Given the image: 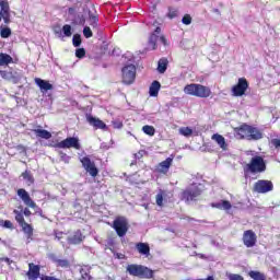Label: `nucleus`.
<instances>
[{"mask_svg": "<svg viewBox=\"0 0 280 280\" xmlns=\"http://www.w3.org/2000/svg\"><path fill=\"white\" fill-rule=\"evenodd\" d=\"M136 248L140 255H145V257H149L150 245L148 243H137Z\"/></svg>", "mask_w": 280, "mask_h": 280, "instance_id": "a878e982", "label": "nucleus"}, {"mask_svg": "<svg viewBox=\"0 0 280 280\" xmlns=\"http://www.w3.org/2000/svg\"><path fill=\"white\" fill-rule=\"evenodd\" d=\"M0 23L3 21L5 25H10V2L8 0H0Z\"/></svg>", "mask_w": 280, "mask_h": 280, "instance_id": "4468645a", "label": "nucleus"}, {"mask_svg": "<svg viewBox=\"0 0 280 280\" xmlns=\"http://www.w3.org/2000/svg\"><path fill=\"white\" fill-rule=\"evenodd\" d=\"M172 163H174V155H171L166 160L160 162L158 164L156 172L159 174H167V172H170V168L172 167Z\"/></svg>", "mask_w": 280, "mask_h": 280, "instance_id": "2eb2a0df", "label": "nucleus"}, {"mask_svg": "<svg viewBox=\"0 0 280 280\" xmlns=\"http://www.w3.org/2000/svg\"><path fill=\"white\" fill-rule=\"evenodd\" d=\"M113 229L116 231L118 237H125L126 233H128V220L124 217H117L113 221Z\"/></svg>", "mask_w": 280, "mask_h": 280, "instance_id": "1a4fd4ad", "label": "nucleus"}, {"mask_svg": "<svg viewBox=\"0 0 280 280\" xmlns=\"http://www.w3.org/2000/svg\"><path fill=\"white\" fill-rule=\"evenodd\" d=\"M272 189H275V185L268 179H259L254 184V191L256 194H268Z\"/></svg>", "mask_w": 280, "mask_h": 280, "instance_id": "9b49d317", "label": "nucleus"}, {"mask_svg": "<svg viewBox=\"0 0 280 280\" xmlns=\"http://www.w3.org/2000/svg\"><path fill=\"white\" fill-rule=\"evenodd\" d=\"M0 36L1 38H10L12 36V28L0 26Z\"/></svg>", "mask_w": 280, "mask_h": 280, "instance_id": "72a5a7b5", "label": "nucleus"}, {"mask_svg": "<svg viewBox=\"0 0 280 280\" xmlns=\"http://www.w3.org/2000/svg\"><path fill=\"white\" fill-rule=\"evenodd\" d=\"M19 209L20 210H13L15 222L21 226L27 241L32 242V240H34V226L25 221V218H30V215H32V210H30V208L23 209V206H19Z\"/></svg>", "mask_w": 280, "mask_h": 280, "instance_id": "f257e3e1", "label": "nucleus"}, {"mask_svg": "<svg viewBox=\"0 0 280 280\" xmlns=\"http://www.w3.org/2000/svg\"><path fill=\"white\" fill-rule=\"evenodd\" d=\"M55 148H60L62 150L66 149H71L73 148L74 150H81L82 145H80V139L75 137H68L65 140L58 142Z\"/></svg>", "mask_w": 280, "mask_h": 280, "instance_id": "9d476101", "label": "nucleus"}, {"mask_svg": "<svg viewBox=\"0 0 280 280\" xmlns=\"http://www.w3.org/2000/svg\"><path fill=\"white\" fill-rule=\"evenodd\" d=\"M184 93H186V95H191L192 97L207 100V97H211V88L200 83H190L184 88Z\"/></svg>", "mask_w": 280, "mask_h": 280, "instance_id": "f03ea898", "label": "nucleus"}, {"mask_svg": "<svg viewBox=\"0 0 280 280\" xmlns=\"http://www.w3.org/2000/svg\"><path fill=\"white\" fill-rule=\"evenodd\" d=\"M156 43H159V35H156L155 33H152L149 37V46L151 47V49L154 51L158 47Z\"/></svg>", "mask_w": 280, "mask_h": 280, "instance_id": "2f4dec72", "label": "nucleus"}, {"mask_svg": "<svg viewBox=\"0 0 280 280\" xmlns=\"http://www.w3.org/2000/svg\"><path fill=\"white\" fill-rule=\"evenodd\" d=\"M26 277L30 280H38L40 278V266L35 265L34 262H30L28 271L26 272Z\"/></svg>", "mask_w": 280, "mask_h": 280, "instance_id": "dca6fc26", "label": "nucleus"}, {"mask_svg": "<svg viewBox=\"0 0 280 280\" xmlns=\"http://www.w3.org/2000/svg\"><path fill=\"white\" fill-rule=\"evenodd\" d=\"M0 226L2 229H10V231L14 230V223H12V221L10 220H0Z\"/></svg>", "mask_w": 280, "mask_h": 280, "instance_id": "e433bc0d", "label": "nucleus"}, {"mask_svg": "<svg viewBox=\"0 0 280 280\" xmlns=\"http://www.w3.org/2000/svg\"><path fill=\"white\" fill-rule=\"evenodd\" d=\"M242 241L246 248H254V246H257V234L253 230H246L243 233Z\"/></svg>", "mask_w": 280, "mask_h": 280, "instance_id": "ddd939ff", "label": "nucleus"}, {"mask_svg": "<svg viewBox=\"0 0 280 280\" xmlns=\"http://www.w3.org/2000/svg\"><path fill=\"white\" fill-rule=\"evenodd\" d=\"M22 178L26 180L27 185H34V175L30 171L23 172Z\"/></svg>", "mask_w": 280, "mask_h": 280, "instance_id": "473e14b6", "label": "nucleus"}, {"mask_svg": "<svg viewBox=\"0 0 280 280\" xmlns=\"http://www.w3.org/2000/svg\"><path fill=\"white\" fill-rule=\"evenodd\" d=\"M167 65H170V61L167 58H162L158 62V71L159 73H165L167 71Z\"/></svg>", "mask_w": 280, "mask_h": 280, "instance_id": "c756f323", "label": "nucleus"}, {"mask_svg": "<svg viewBox=\"0 0 280 280\" xmlns=\"http://www.w3.org/2000/svg\"><path fill=\"white\" fill-rule=\"evenodd\" d=\"M264 138V133L261 131L253 126L249 127V136L247 138V141H259V139Z\"/></svg>", "mask_w": 280, "mask_h": 280, "instance_id": "aec40b11", "label": "nucleus"}, {"mask_svg": "<svg viewBox=\"0 0 280 280\" xmlns=\"http://www.w3.org/2000/svg\"><path fill=\"white\" fill-rule=\"evenodd\" d=\"M121 72L124 84H133L135 80H137V67H135V65L125 66Z\"/></svg>", "mask_w": 280, "mask_h": 280, "instance_id": "6e6552de", "label": "nucleus"}, {"mask_svg": "<svg viewBox=\"0 0 280 280\" xmlns=\"http://www.w3.org/2000/svg\"><path fill=\"white\" fill-rule=\"evenodd\" d=\"M33 132L39 139L49 140L51 138V132L47 131L46 129H33Z\"/></svg>", "mask_w": 280, "mask_h": 280, "instance_id": "bb28decb", "label": "nucleus"}, {"mask_svg": "<svg viewBox=\"0 0 280 280\" xmlns=\"http://www.w3.org/2000/svg\"><path fill=\"white\" fill-rule=\"evenodd\" d=\"M229 280H244V277L240 273H226L225 275Z\"/></svg>", "mask_w": 280, "mask_h": 280, "instance_id": "37998d69", "label": "nucleus"}, {"mask_svg": "<svg viewBox=\"0 0 280 280\" xmlns=\"http://www.w3.org/2000/svg\"><path fill=\"white\" fill-rule=\"evenodd\" d=\"M81 276H82V279L91 280V275L89 273V271H86V269H81Z\"/></svg>", "mask_w": 280, "mask_h": 280, "instance_id": "de8ad7c7", "label": "nucleus"}, {"mask_svg": "<svg viewBox=\"0 0 280 280\" xmlns=\"http://www.w3.org/2000/svg\"><path fill=\"white\" fill-rule=\"evenodd\" d=\"M126 272H128L130 277H138V279H154V270L143 265H128L126 267Z\"/></svg>", "mask_w": 280, "mask_h": 280, "instance_id": "7ed1b4c3", "label": "nucleus"}, {"mask_svg": "<svg viewBox=\"0 0 280 280\" xmlns=\"http://www.w3.org/2000/svg\"><path fill=\"white\" fill-rule=\"evenodd\" d=\"M12 62H14L12 56L5 52H0V67H8L9 65H12Z\"/></svg>", "mask_w": 280, "mask_h": 280, "instance_id": "393cba45", "label": "nucleus"}, {"mask_svg": "<svg viewBox=\"0 0 280 280\" xmlns=\"http://www.w3.org/2000/svg\"><path fill=\"white\" fill-rule=\"evenodd\" d=\"M18 196L19 198H21L24 205H26V207L35 209V215H39V218H45V214H43V209L32 200L30 192H27L25 188L18 189Z\"/></svg>", "mask_w": 280, "mask_h": 280, "instance_id": "39448f33", "label": "nucleus"}, {"mask_svg": "<svg viewBox=\"0 0 280 280\" xmlns=\"http://www.w3.org/2000/svg\"><path fill=\"white\" fill-rule=\"evenodd\" d=\"M159 91H161V82L159 81H153L149 88V95L151 97H158L159 96Z\"/></svg>", "mask_w": 280, "mask_h": 280, "instance_id": "b1692460", "label": "nucleus"}, {"mask_svg": "<svg viewBox=\"0 0 280 280\" xmlns=\"http://www.w3.org/2000/svg\"><path fill=\"white\" fill-rule=\"evenodd\" d=\"M1 261H5V264H8V266L12 265V260L8 257L1 258Z\"/></svg>", "mask_w": 280, "mask_h": 280, "instance_id": "603ef678", "label": "nucleus"}, {"mask_svg": "<svg viewBox=\"0 0 280 280\" xmlns=\"http://www.w3.org/2000/svg\"><path fill=\"white\" fill-rule=\"evenodd\" d=\"M86 121L90 124V126H93L94 130H106V124L103 122L100 118L88 115Z\"/></svg>", "mask_w": 280, "mask_h": 280, "instance_id": "a211bd4d", "label": "nucleus"}, {"mask_svg": "<svg viewBox=\"0 0 280 280\" xmlns=\"http://www.w3.org/2000/svg\"><path fill=\"white\" fill-rule=\"evenodd\" d=\"M35 84L40 89V91H51L54 85L49 81L43 80L40 78H35Z\"/></svg>", "mask_w": 280, "mask_h": 280, "instance_id": "412c9836", "label": "nucleus"}, {"mask_svg": "<svg viewBox=\"0 0 280 280\" xmlns=\"http://www.w3.org/2000/svg\"><path fill=\"white\" fill-rule=\"evenodd\" d=\"M248 86H250L248 80H246V78H240L237 83L231 89L233 97H243V95H246Z\"/></svg>", "mask_w": 280, "mask_h": 280, "instance_id": "0eeeda50", "label": "nucleus"}, {"mask_svg": "<svg viewBox=\"0 0 280 280\" xmlns=\"http://www.w3.org/2000/svg\"><path fill=\"white\" fill-rule=\"evenodd\" d=\"M176 16H178V9L170 7L167 18L172 20L176 19Z\"/></svg>", "mask_w": 280, "mask_h": 280, "instance_id": "a19ab883", "label": "nucleus"}, {"mask_svg": "<svg viewBox=\"0 0 280 280\" xmlns=\"http://www.w3.org/2000/svg\"><path fill=\"white\" fill-rule=\"evenodd\" d=\"M179 135H183V137H191V135H194V129L189 127H182L179 128Z\"/></svg>", "mask_w": 280, "mask_h": 280, "instance_id": "4c0bfd02", "label": "nucleus"}, {"mask_svg": "<svg viewBox=\"0 0 280 280\" xmlns=\"http://www.w3.org/2000/svg\"><path fill=\"white\" fill-rule=\"evenodd\" d=\"M271 145H273V148L276 149L280 148V139H277V138L272 139Z\"/></svg>", "mask_w": 280, "mask_h": 280, "instance_id": "09e8293b", "label": "nucleus"}, {"mask_svg": "<svg viewBox=\"0 0 280 280\" xmlns=\"http://www.w3.org/2000/svg\"><path fill=\"white\" fill-rule=\"evenodd\" d=\"M73 47H80L82 45V36L80 34H74L72 37Z\"/></svg>", "mask_w": 280, "mask_h": 280, "instance_id": "ea45409f", "label": "nucleus"}, {"mask_svg": "<svg viewBox=\"0 0 280 280\" xmlns=\"http://www.w3.org/2000/svg\"><path fill=\"white\" fill-rule=\"evenodd\" d=\"M82 167L92 176V178H95L97 174H100V170H97V166H95V162L91 161V158L83 156L81 159Z\"/></svg>", "mask_w": 280, "mask_h": 280, "instance_id": "f8f14e48", "label": "nucleus"}, {"mask_svg": "<svg viewBox=\"0 0 280 280\" xmlns=\"http://www.w3.org/2000/svg\"><path fill=\"white\" fill-rule=\"evenodd\" d=\"M160 40L164 45V47H167V38H165V35L160 36Z\"/></svg>", "mask_w": 280, "mask_h": 280, "instance_id": "8fccbe9b", "label": "nucleus"}, {"mask_svg": "<svg viewBox=\"0 0 280 280\" xmlns=\"http://www.w3.org/2000/svg\"><path fill=\"white\" fill-rule=\"evenodd\" d=\"M86 56V49L84 48H77L75 49V57L79 58V60H82Z\"/></svg>", "mask_w": 280, "mask_h": 280, "instance_id": "79ce46f5", "label": "nucleus"}, {"mask_svg": "<svg viewBox=\"0 0 280 280\" xmlns=\"http://www.w3.org/2000/svg\"><path fill=\"white\" fill-rule=\"evenodd\" d=\"M234 132L238 139H247L250 132V125L243 124L234 128Z\"/></svg>", "mask_w": 280, "mask_h": 280, "instance_id": "f3484780", "label": "nucleus"}, {"mask_svg": "<svg viewBox=\"0 0 280 280\" xmlns=\"http://www.w3.org/2000/svg\"><path fill=\"white\" fill-rule=\"evenodd\" d=\"M191 21H192V19H191V15H190V14H185V15L183 16V19H182V23H183L184 25H191Z\"/></svg>", "mask_w": 280, "mask_h": 280, "instance_id": "49530a36", "label": "nucleus"}, {"mask_svg": "<svg viewBox=\"0 0 280 280\" xmlns=\"http://www.w3.org/2000/svg\"><path fill=\"white\" fill-rule=\"evenodd\" d=\"M153 34H156V36H159V34H161V27L156 26Z\"/></svg>", "mask_w": 280, "mask_h": 280, "instance_id": "864d4df0", "label": "nucleus"}, {"mask_svg": "<svg viewBox=\"0 0 280 280\" xmlns=\"http://www.w3.org/2000/svg\"><path fill=\"white\" fill-rule=\"evenodd\" d=\"M165 198V190H160L155 196V203L158 207H163V199Z\"/></svg>", "mask_w": 280, "mask_h": 280, "instance_id": "c9c22d12", "label": "nucleus"}, {"mask_svg": "<svg viewBox=\"0 0 280 280\" xmlns=\"http://www.w3.org/2000/svg\"><path fill=\"white\" fill-rule=\"evenodd\" d=\"M82 240H84V236L82 235V232L78 230L74 232V234L69 238L70 244H81Z\"/></svg>", "mask_w": 280, "mask_h": 280, "instance_id": "c85d7f7f", "label": "nucleus"}, {"mask_svg": "<svg viewBox=\"0 0 280 280\" xmlns=\"http://www.w3.org/2000/svg\"><path fill=\"white\" fill-rule=\"evenodd\" d=\"M142 131L144 132V135H148L149 137H154V135L156 133V129H154V127L150 125L143 126Z\"/></svg>", "mask_w": 280, "mask_h": 280, "instance_id": "f704fd0d", "label": "nucleus"}, {"mask_svg": "<svg viewBox=\"0 0 280 280\" xmlns=\"http://www.w3.org/2000/svg\"><path fill=\"white\" fill-rule=\"evenodd\" d=\"M201 195L202 189H200L198 185L192 184L180 192V200H185L186 202H194L198 200L199 196Z\"/></svg>", "mask_w": 280, "mask_h": 280, "instance_id": "423d86ee", "label": "nucleus"}, {"mask_svg": "<svg viewBox=\"0 0 280 280\" xmlns=\"http://www.w3.org/2000/svg\"><path fill=\"white\" fill-rule=\"evenodd\" d=\"M246 168L250 174H262L267 170L266 160L261 155H255L246 165Z\"/></svg>", "mask_w": 280, "mask_h": 280, "instance_id": "20e7f679", "label": "nucleus"}, {"mask_svg": "<svg viewBox=\"0 0 280 280\" xmlns=\"http://www.w3.org/2000/svg\"><path fill=\"white\" fill-rule=\"evenodd\" d=\"M57 237V240H60V237H58V236H56Z\"/></svg>", "mask_w": 280, "mask_h": 280, "instance_id": "5fc2aeb1", "label": "nucleus"}, {"mask_svg": "<svg viewBox=\"0 0 280 280\" xmlns=\"http://www.w3.org/2000/svg\"><path fill=\"white\" fill-rule=\"evenodd\" d=\"M89 15V22L91 27H93V30H96V32L100 30V18L97 15V11H89L88 12Z\"/></svg>", "mask_w": 280, "mask_h": 280, "instance_id": "6ab92c4d", "label": "nucleus"}, {"mask_svg": "<svg viewBox=\"0 0 280 280\" xmlns=\"http://www.w3.org/2000/svg\"><path fill=\"white\" fill-rule=\"evenodd\" d=\"M83 36H84L85 38H93V31H91V27L85 26V27L83 28Z\"/></svg>", "mask_w": 280, "mask_h": 280, "instance_id": "c03bdc74", "label": "nucleus"}, {"mask_svg": "<svg viewBox=\"0 0 280 280\" xmlns=\"http://www.w3.org/2000/svg\"><path fill=\"white\" fill-rule=\"evenodd\" d=\"M112 126L116 130H121V128H124V122L121 120H113Z\"/></svg>", "mask_w": 280, "mask_h": 280, "instance_id": "a18cd8bd", "label": "nucleus"}, {"mask_svg": "<svg viewBox=\"0 0 280 280\" xmlns=\"http://www.w3.org/2000/svg\"><path fill=\"white\" fill-rule=\"evenodd\" d=\"M62 32L67 38H71V36L73 35V32L71 31V25H69V24H65L62 26Z\"/></svg>", "mask_w": 280, "mask_h": 280, "instance_id": "58836bf2", "label": "nucleus"}, {"mask_svg": "<svg viewBox=\"0 0 280 280\" xmlns=\"http://www.w3.org/2000/svg\"><path fill=\"white\" fill-rule=\"evenodd\" d=\"M211 207H213V209H220V210H224V211H230V209L233 208V206L231 205V201L229 200H221L220 202H213L211 203Z\"/></svg>", "mask_w": 280, "mask_h": 280, "instance_id": "4be33fe9", "label": "nucleus"}, {"mask_svg": "<svg viewBox=\"0 0 280 280\" xmlns=\"http://www.w3.org/2000/svg\"><path fill=\"white\" fill-rule=\"evenodd\" d=\"M0 78H3V80H5L8 78V71L0 70Z\"/></svg>", "mask_w": 280, "mask_h": 280, "instance_id": "3c124183", "label": "nucleus"}, {"mask_svg": "<svg viewBox=\"0 0 280 280\" xmlns=\"http://www.w3.org/2000/svg\"><path fill=\"white\" fill-rule=\"evenodd\" d=\"M248 277H250L253 280H266V275L261 273V271L250 270L248 272Z\"/></svg>", "mask_w": 280, "mask_h": 280, "instance_id": "7c9ffc66", "label": "nucleus"}, {"mask_svg": "<svg viewBox=\"0 0 280 280\" xmlns=\"http://www.w3.org/2000/svg\"><path fill=\"white\" fill-rule=\"evenodd\" d=\"M54 264H56L57 268H71V261H69V259L55 258Z\"/></svg>", "mask_w": 280, "mask_h": 280, "instance_id": "cd10ccee", "label": "nucleus"}, {"mask_svg": "<svg viewBox=\"0 0 280 280\" xmlns=\"http://www.w3.org/2000/svg\"><path fill=\"white\" fill-rule=\"evenodd\" d=\"M211 139H212V141H215V143H218V145L221 148V150H226V148H228L226 139H224L222 135L214 133V135H212Z\"/></svg>", "mask_w": 280, "mask_h": 280, "instance_id": "5701e85b", "label": "nucleus"}]
</instances>
